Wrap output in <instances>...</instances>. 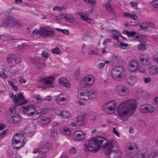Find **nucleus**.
Wrapping results in <instances>:
<instances>
[{
    "label": "nucleus",
    "instance_id": "nucleus-52",
    "mask_svg": "<svg viewBox=\"0 0 158 158\" xmlns=\"http://www.w3.org/2000/svg\"><path fill=\"white\" fill-rule=\"evenodd\" d=\"M67 95L65 94H60L59 96H58L56 99H65L67 98Z\"/></svg>",
    "mask_w": 158,
    "mask_h": 158
},
{
    "label": "nucleus",
    "instance_id": "nucleus-48",
    "mask_svg": "<svg viewBox=\"0 0 158 158\" xmlns=\"http://www.w3.org/2000/svg\"><path fill=\"white\" fill-rule=\"evenodd\" d=\"M64 9L62 6H56L53 8V10H57L59 11H60Z\"/></svg>",
    "mask_w": 158,
    "mask_h": 158
},
{
    "label": "nucleus",
    "instance_id": "nucleus-57",
    "mask_svg": "<svg viewBox=\"0 0 158 158\" xmlns=\"http://www.w3.org/2000/svg\"><path fill=\"white\" fill-rule=\"evenodd\" d=\"M42 56L43 57L47 58L48 56V54L46 52L43 51L42 53Z\"/></svg>",
    "mask_w": 158,
    "mask_h": 158
},
{
    "label": "nucleus",
    "instance_id": "nucleus-61",
    "mask_svg": "<svg viewBox=\"0 0 158 158\" xmlns=\"http://www.w3.org/2000/svg\"><path fill=\"white\" fill-rule=\"evenodd\" d=\"M113 132L117 136L119 137V135L118 133V132L117 131V130H116V128L114 127L113 128Z\"/></svg>",
    "mask_w": 158,
    "mask_h": 158
},
{
    "label": "nucleus",
    "instance_id": "nucleus-63",
    "mask_svg": "<svg viewBox=\"0 0 158 158\" xmlns=\"http://www.w3.org/2000/svg\"><path fill=\"white\" fill-rule=\"evenodd\" d=\"M76 103H78L80 105H85V103L81 101V100L79 99L78 100L76 101Z\"/></svg>",
    "mask_w": 158,
    "mask_h": 158
},
{
    "label": "nucleus",
    "instance_id": "nucleus-22",
    "mask_svg": "<svg viewBox=\"0 0 158 158\" xmlns=\"http://www.w3.org/2000/svg\"><path fill=\"white\" fill-rule=\"evenodd\" d=\"M59 83L67 88L70 87V85L68 81L64 77H61L59 79Z\"/></svg>",
    "mask_w": 158,
    "mask_h": 158
},
{
    "label": "nucleus",
    "instance_id": "nucleus-60",
    "mask_svg": "<svg viewBox=\"0 0 158 158\" xmlns=\"http://www.w3.org/2000/svg\"><path fill=\"white\" fill-rule=\"evenodd\" d=\"M144 82L147 83H148L151 81V78L150 77H145L144 78Z\"/></svg>",
    "mask_w": 158,
    "mask_h": 158
},
{
    "label": "nucleus",
    "instance_id": "nucleus-51",
    "mask_svg": "<svg viewBox=\"0 0 158 158\" xmlns=\"http://www.w3.org/2000/svg\"><path fill=\"white\" fill-rule=\"evenodd\" d=\"M130 4L132 7H134L136 9L137 8L138 3L136 2H130Z\"/></svg>",
    "mask_w": 158,
    "mask_h": 158
},
{
    "label": "nucleus",
    "instance_id": "nucleus-5",
    "mask_svg": "<svg viewBox=\"0 0 158 158\" xmlns=\"http://www.w3.org/2000/svg\"><path fill=\"white\" fill-rule=\"evenodd\" d=\"M5 15L7 16L4 24L5 27H12L16 25L19 27L20 25V23L18 21L15 20L11 16V13L10 11H6L5 12Z\"/></svg>",
    "mask_w": 158,
    "mask_h": 158
},
{
    "label": "nucleus",
    "instance_id": "nucleus-17",
    "mask_svg": "<svg viewBox=\"0 0 158 158\" xmlns=\"http://www.w3.org/2000/svg\"><path fill=\"white\" fill-rule=\"evenodd\" d=\"M94 78L91 75H89L85 77L84 79V82H82L84 86H89L94 83Z\"/></svg>",
    "mask_w": 158,
    "mask_h": 158
},
{
    "label": "nucleus",
    "instance_id": "nucleus-35",
    "mask_svg": "<svg viewBox=\"0 0 158 158\" xmlns=\"http://www.w3.org/2000/svg\"><path fill=\"white\" fill-rule=\"evenodd\" d=\"M139 98H146L149 95L148 92L145 90H142L139 93Z\"/></svg>",
    "mask_w": 158,
    "mask_h": 158
},
{
    "label": "nucleus",
    "instance_id": "nucleus-46",
    "mask_svg": "<svg viewBox=\"0 0 158 158\" xmlns=\"http://www.w3.org/2000/svg\"><path fill=\"white\" fill-rule=\"evenodd\" d=\"M148 31H149V30H151L152 29H150V28H151L152 29H154L155 27V25L152 22H148Z\"/></svg>",
    "mask_w": 158,
    "mask_h": 158
},
{
    "label": "nucleus",
    "instance_id": "nucleus-49",
    "mask_svg": "<svg viewBox=\"0 0 158 158\" xmlns=\"http://www.w3.org/2000/svg\"><path fill=\"white\" fill-rule=\"evenodd\" d=\"M128 45V44H124V43L121 42L120 43L119 45L118 46L120 48L124 49L125 48H127Z\"/></svg>",
    "mask_w": 158,
    "mask_h": 158
},
{
    "label": "nucleus",
    "instance_id": "nucleus-59",
    "mask_svg": "<svg viewBox=\"0 0 158 158\" xmlns=\"http://www.w3.org/2000/svg\"><path fill=\"white\" fill-rule=\"evenodd\" d=\"M19 81L21 83H25L27 80L23 79V77H21L19 78Z\"/></svg>",
    "mask_w": 158,
    "mask_h": 158
},
{
    "label": "nucleus",
    "instance_id": "nucleus-50",
    "mask_svg": "<svg viewBox=\"0 0 158 158\" xmlns=\"http://www.w3.org/2000/svg\"><path fill=\"white\" fill-rule=\"evenodd\" d=\"M12 58L13 59L12 54L9 55L7 57V60L9 63H11L12 62Z\"/></svg>",
    "mask_w": 158,
    "mask_h": 158
},
{
    "label": "nucleus",
    "instance_id": "nucleus-42",
    "mask_svg": "<svg viewBox=\"0 0 158 158\" xmlns=\"http://www.w3.org/2000/svg\"><path fill=\"white\" fill-rule=\"evenodd\" d=\"M141 59H145V62L146 64H147V63L149 62V61L150 59V57L147 54H145L143 55H141Z\"/></svg>",
    "mask_w": 158,
    "mask_h": 158
},
{
    "label": "nucleus",
    "instance_id": "nucleus-16",
    "mask_svg": "<svg viewBox=\"0 0 158 158\" xmlns=\"http://www.w3.org/2000/svg\"><path fill=\"white\" fill-rule=\"evenodd\" d=\"M139 64L137 61L135 60H131L129 66V71L131 72H135L137 70Z\"/></svg>",
    "mask_w": 158,
    "mask_h": 158
},
{
    "label": "nucleus",
    "instance_id": "nucleus-2",
    "mask_svg": "<svg viewBox=\"0 0 158 158\" xmlns=\"http://www.w3.org/2000/svg\"><path fill=\"white\" fill-rule=\"evenodd\" d=\"M104 151L105 154L108 156V158H121L119 147L114 141H110Z\"/></svg>",
    "mask_w": 158,
    "mask_h": 158
},
{
    "label": "nucleus",
    "instance_id": "nucleus-12",
    "mask_svg": "<svg viewBox=\"0 0 158 158\" xmlns=\"http://www.w3.org/2000/svg\"><path fill=\"white\" fill-rule=\"evenodd\" d=\"M55 35V32L52 30H50L44 28L40 29V35L41 36L54 37Z\"/></svg>",
    "mask_w": 158,
    "mask_h": 158
},
{
    "label": "nucleus",
    "instance_id": "nucleus-45",
    "mask_svg": "<svg viewBox=\"0 0 158 158\" xmlns=\"http://www.w3.org/2000/svg\"><path fill=\"white\" fill-rule=\"evenodd\" d=\"M53 54H60L61 52L60 51L58 48L56 47L51 50Z\"/></svg>",
    "mask_w": 158,
    "mask_h": 158
},
{
    "label": "nucleus",
    "instance_id": "nucleus-62",
    "mask_svg": "<svg viewBox=\"0 0 158 158\" xmlns=\"http://www.w3.org/2000/svg\"><path fill=\"white\" fill-rule=\"evenodd\" d=\"M137 33L134 31H129V36L135 35Z\"/></svg>",
    "mask_w": 158,
    "mask_h": 158
},
{
    "label": "nucleus",
    "instance_id": "nucleus-13",
    "mask_svg": "<svg viewBox=\"0 0 158 158\" xmlns=\"http://www.w3.org/2000/svg\"><path fill=\"white\" fill-rule=\"evenodd\" d=\"M54 79V77H46V78H42L41 81L46 87H52L53 85L52 83Z\"/></svg>",
    "mask_w": 158,
    "mask_h": 158
},
{
    "label": "nucleus",
    "instance_id": "nucleus-47",
    "mask_svg": "<svg viewBox=\"0 0 158 158\" xmlns=\"http://www.w3.org/2000/svg\"><path fill=\"white\" fill-rule=\"evenodd\" d=\"M9 130L6 129L5 130H4L3 131L0 133V139L2 138L3 137L5 136L6 134L8 132Z\"/></svg>",
    "mask_w": 158,
    "mask_h": 158
},
{
    "label": "nucleus",
    "instance_id": "nucleus-14",
    "mask_svg": "<svg viewBox=\"0 0 158 158\" xmlns=\"http://www.w3.org/2000/svg\"><path fill=\"white\" fill-rule=\"evenodd\" d=\"M73 136L76 140L82 141L85 139V133L82 131H78L74 133Z\"/></svg>",
    "mask_w": 158,
    "mask_h": 158
},
{
    "label": "nucleus",
    "instance_id": "nucleus-31",
    "mask_svg": "<svg viewBox=\"0 0 158 158\" xmlns=\"http://www.w3.org/2000/svg\"><path fill=\"white\" fill-rule=\"evenodd\" d=\"M104 104L106 105L107 107V106H110L112 107L113 109H115L116 105V101L113 99L111 100L109 102H108Z\"/></svg>",
    "mask_w": 158,
    "mask_h": 158
},
{
    "label": "nucleus",
    "instance_id": "nucleus-1",
    "mask_svg": "<svg viewBox=\"0 0 158 158\" xmlns=\"http://www.w3.org/2000/svg\"><path fill=\"white\" fill-rule=\"evenodd\" d=\"M109 141L99 136L92 138L85 141L84 150L85 152H96L99 150L101 147L104 150L105 149Z\"/></svg>",
    "mask_w": 158,
    "mask_h": 158
},
{
    "label": "nucleus",
    "instance_id": "nucleus-53",
    "mask_svg": "<svg viewBox=\"0 0 158 158\" xmlns=\"http://www.w3.org/2000/svg\"><path fill=\"white\" fill-rule=\"evenodd\" d=\"M129 17H130L131 19H132L134 20H136L138 19V18L136 15L133 14H129Z\"/></svg>",
    "mask_w": 158,
    "mask_h": 158
},
{
    "label": "nucleus",
    "instance_id": "nucleus-38",
    "mask_svg": "<svg viewBox=\"0 0 158 158\" xmlns=\"http://www.w3.org/2000/svg\"><path fill=\"white\" fill-rule=\"evenodd\" d=\"M147 113H152L155 110V108L151 105H147Z\"/></svg>",
    "mask_w": 158,
    "mask_h": 158
},
{
    "label": "nucleus",
    "instance_id": "nucleus-58",
    "mask_svg": "<svg viewBox=\"0 0 158 158\" xmlns=\"http://www.w3.org/2000/svg\"><path fill=\"white\" fill-rule=\"evenodd\" d=\"M0 77L2 78H6L7 77L6 74L3 72H0Z\"/></svg>",
    "mask_w": 158,
    "mask_h": 158
},
{
    "label": "nucleus",
    "instance_id": "nucleus-34",
    "mask_svg": "<svg viewBox=\"0 0 158 158\" xmlns=\"http://www.w3.org/2000/svg\"><path fill=\"white\" fill-rule=\"evenodd\" d=\"M148 22H143L140 25V27L142 30L148 31Z\"/></svg>",
    "mask_w": 158,
    "mask_h": 158
},
{
    "label": "nucleus",
    "instance_id": "nucleus-6",
    "mask_svg": "<svg viewBox=\"0 0 158 158\" xmlns=\"http://www.w3.org/2000/svg\"><path fill=\"white\" fill-rule=\"evenodd\" d=\"M120 67H114L111 71V76L112 77L117 81H120L122 77H125L126 75L124 72L121 71Z\"/></svg>",
    "mask_w": 158,
    "mask_h": 158
},
{
    "label": "nucleus",
    "instance_id": "nucleus-41",
    "mask_svg": "<svg viewBox=\"0 0 158 158\" xmlns=\"http://www.w3.org/2000/svg\"><path fill=\"white\" fill-rule=\"evenodd\" d=\"M142 67H137V69H139V70L140 72L146 73L147 70L146 66L143 64L142 65Z\"/></svg>",
    "mask_w": 158,
    "mask_h": 158
},
{
    "label": "nucleus",
    "instance_id": "nucleus-33",
    "mask_svg": "<svg viewBox=\"0 0 158 158\" xmlns=\"http://www.w3.org/2000/svg\"><path fill=\"white\" fill-rule=\"evenodd\" d=\"M136 78L134 76L131 75L129 77V84L134 85L136 83Z\"/></svg>",
    "mask_w": 158,
    "mask_h": 158
},
{
    "label": "nucleus",
    "instance_id": "nucleus-54",
    "mask_svg": "<svg viewBox=\"0 0 158 158\" xmlns=\"http://www.w3.org/2000/svg\"><path fill=\"white\" fill-rule=\"evenodd\" d=\"M65 14L60 15H59L58 16L56 17V19H57L58 20H61V19H65Z\"/></svg>",
    "mask_w": 158,
    "mask_h": 158
},
{
    "label": "nucleus",
    "instance_id": "nucleus-15",
    "mask_svg": "<svg viewBox=\"0 0 158 158\" xmlns=\"http://www.w3.org/2000/svg\"><path fill=\"white\" fill-rule=\"evenodd\" d=\"M35 127L33 125L28 126H26L24 130L25 133L28 136H31L35 133Z\"/></svg>",
    "mask_w": 158,
    "mask_h": 158
},
{
    "label": "nucleus",
    "instance_id": "nucleus-19",
    "mask_svg": "<svg viewBox=\"0 0 158 158\" xmlns=\"http://www.w3.org/2000/svg\"><path fill=\"white\" fill-rule=\"evenodd\" d=\"M119 90V94L121 96H125L128 94V89L126 87L120 85L118 87Z\"/></svg>",
    "mask_w": 158,
    "mask_h": 158
},
{
    "label": "nucleus",
    "instance_id": "nucleus-27",
    "mask_svg": "<svg viewBox=\"0 0 158 158\" xmlns=\"http://www.w3.org/2000/svg\"><path fill=\"white\" fill-rule=\"evenodd\" d=\"M85 120V118L82 116L81 115L77 118L75 121L78 125H81L84 124Z\"/></svg>",
    "mask_w": 158,
    "mask_h": 158
},
{
    "label": "nucleus",
    "instance_id": "nucleus-9",
    "mask_svg": "<svg viewBox=\"0 0 158 158\" xmlns=\"http://www.w3.org/2000/svg\"><path fill=\"white\" fill-rule=\"evenodd\" d=\"M78 96L80 99H85L86 98L93 99L96 98V95L95 91L92 89H90L89 90H85L83 92L81 93L80 94H78Z\"/></svg>",
    "mask_w": 158,
    "mask_h": 158
},
{
    "label": "nucleus",
    "instance_id": "nucleus-25",
    "mask_svg": "<svg viewBox=\"0 0 158 158\" xmlns=\"http://www.w3.org/2000/svg\"><path fill=\"white\" fill-rule=\"evenodd\" d=\"M140 42L141 43L138 46V48L139 50L141 51H144L147 48V45H145L142 44L146 41V39L144 38L143 40H140Z\"/></svg>",
    "mask_w": 158,
    "mask_h": 158
},
{
    "label": "nucleus",
    "instance_id": "nucleus-56",
    "mask_svg": "<svg viewBox=\"0 0 158 158\" xmlns=\"http://www.w3.org/2000/svg\"><path fill=\"white\" fill-rule=\"evenodd\" d=\"M32 34H35L36 35L40 34V29L39 31L36 29H34L32 32Z\"/></svg>",
    "mask_w": 158,
    "mask_h": 158
},
{
    "label": "nucleus",
    "instance_id": "nucleus-18",
    "mask_svg": "<svg viewBox=\"0 0 158 158\" xmlns=\"http://www.w3.org/2000/svg\"><path fill=\"white\" fill-rule=\"evenodd\" d=\"M55 113L57 115L64 118H70L71 116L69 113L66 110L61 111L59 110H56Z\"/></svg>",
    "mask_w": 158,
    "mask_h": 158
},
{
    "label": "nucleus",
    "instance_id": "nucleus-36",
    "mask_svg": "<svg viewBox=\"0 0 158 158\" xmlns=\"http://www.w3.org/2000/svg\"><path fill=\"white\" fill-rule=\"evenodd\" d=\"M139 110L142 113H147V105H142L139 107Z\"/></svg>",
    "mask_w": 158,
    "mask_h": 158
},
{
    "label": "nucleus",
    "instance_id": "nucleus-32",
    "mask_svg": "<svg viewBox=\"0 0 158 158\" xmlns=\"http://www.w3.org/2000/svg\"><path fill=\"white\" fill-rule=\"evenodd\" d=\"M103 5L108 11L110 12L113 13V11L111 7V4L110 3V2L108 1H107L106 3H104Z\"/></svg>",
    "mask_w": 158,
    "mask_h": 158
},
{
    "label": "nucleus",
    "instance_id": "nucleus-30",
    "mask_svg": "<svg viewBox=\"0 0 158 158\" xmlns=\"http://www.w3.org/2000/svg\"><path fill=\"white\" fill-rule=\"evenodd\" d=\"M40 122L43 125H45L48 124L51 121L50 119L44 117L41 118H40Z\"/></svg>",
    "mask_w": 158,
    "mask_h": 158
},
{
    "label": "nucleus",
    "instance_id": "nucleus-10",
    "mask_svg": "<svg viewBox=\"0 0 158 158\" xmlns=\"http://www.w3.org/2000/svg\"><path fill=\"white\" fill-rule=\"evenodd\" d=\"M31 60L35 64L37 68L40 69H43L45 66V64L43 59L40 57L31 58Z\"/></svg>",
    "mask_w": 158,
    "mask_h": 158
},
{
    "label": "nucleus",
    "instance_id": "nucleus-21",
    "mask_svg": "<svg viewBox=\"0 0 158 158\" xmlns=\"http://www.w3.org/2000/svg\"><path fill=\"white\" fill-rule=\"evenodd\" d=\"M102 109L106 113L108 114L113 113L115 110V109L112 107L107 106V107L105 104L103 106Z\"/></svg>",
    "mask_w": 158,
    "mask_h": 158
},
{
    "label": "nucleus",
    "instance_id": "nucleus-39",
    "mask_svg": "<svg viewBox=\"0 0 158 158\" xmlns=\"http://www.w3.org/2000/svg\"><path fill=\"white\" fill-rule=\"evenodd\" d=\"M12 56H13V59L16 64H19L21 62V59L20 57L14 54H12Z\"/></svg>",
    "mask_w": 158,
    "mask_h": 158
},
{
    "label": "nucleus",
    "instance_id": "nucleus-3",
    "mask_svg": "<svg viewBox=\"0 0 158 158\" xmlns=\"http://www.w3.org/2000/svg\"><path fill=\"white\" fill-rule=\"evenodd\" d=\"M26 137L22 133L15 134L12 139V143L13 148L18 149L22 147L26 142Z\"/></svg>",
    "mask_w": 158,
    "mask_h": 158
},
{
    "label": "nucleus",
    "instance_id": "nucleus-40",
    "mask_svg": "<svg viewBox=\"0 0 158 158\" xmlns=\"http://www.w3.org/2000/svg\"><path fill=\"white\" fill-rule=\"evenodd\" d=\"M11 98H14V99H24V97L22 93H19L18 94L17 96L16 95H12L10 97Z\"/></svg>",
    "mask_w": 158,
    "mask_h": 158
},
{
    "label": "nucleus",
    "instance_id": "nucleus-8",
    "mask_svg": "<svg viewBox=\"0 0 158 158\" xmlns=\"http://www.w3.org/2000/svg\"><path fill=\"white\" fill-rule=\"evenodd\" d=\"M15 107L13 106L9 108L11 114L9 117V121L10 123H16L20 121L19 114L15 110Z\"/></svg>",
    "mask_w": 158,
    "mask_h": 158
},
{
    "label": "nucleus",
    "instance_id": "nucleus-43",
    "mask_svg": "<svg viewBox=\"0 0 158 158\" xmlns=\"http://www.w3.org/2000/svg\"><path fill=\"white\" fill-rule=\"evenodd\" d=\"M135 144L134 143H130V145H129V150H132L134 149H135L137 150L138 149L137 148Z\"/></svg>",
    "mask_w": 158,
    "mask_h": 158
},
{
    "label": "nucleus",
    "instance_id": "nucleus-29",
    "mask_svg": "<svg viewBox=\"0 0 158 158\" xmlns=\"http://www.w3.org/2000/svg\"><path fill=\"white\" fill-rule=\"evenodd\" d=\"M65 21L68 23H73L74 21V18L71 15L65 14Z\"/></svg>",
    "mask_w": 158,
    "mask_h": 158
},
{
    "label": "nucleus",
    "instance_id": "nucleus-23",
    "mask_svg": "<svg viewBox=\"0 0 158 158\" xmlns=\"http://www.w3.org/2000/svg\"><path fill=\"white\" fill-rule=\"evenodd\" d=\"M13 102L15 105V106H18L28 103L27 99H13Z\"/></svg>",
    "mask_w": 158,
    "mask_h": 158
},
{
    "label": "nucleus",
    "instance_id": "nucleus-11",
    "mask_svg": "<svg viewBox=\"0 0 158 158\" xmlns=\"http://www.w3.org/2000/svg\"><path fill=\"white\" fill-rule=\"evenodd\" d=\"M137 107L136 101L135 99L129 100V116H132L135 113Z\"/></svg>",
    "mask_w": 158,
    "mask_h": 158
},
{
    "label": "nucleus",
    "instance_id": "nucleus-7",
    "mask_svg": "<svg viewBox=\"0 0 158 158\" xmlns=\"http://www.w3.org/2000/svg\"><path fill=\"white\" fill-rule=\"evenodd\" d=\"M22 109L23 113L31 116L36 114L37 115H40V112L36 109L35 106L34 105L30 104L27 106L22 107Z\"/></svg>",
    "mask_w": 158,
    "mask_h": 158
},
{
    "label": "nucleus",
    "instance_id": "nucleus-37",
    "mask_svg": "<svg viewBox=\"0 0 158 158\" xmlns=\"http://www.w3.org/2000/svg\"><path fill=\"white\" fill-rule=\"evenodd\" d=\"M66 100V99H56V102L58 104L62 105L67 103V101Z\"/></svg>",
    "mask_w": 158,
    "mask_h": 158
},
{
    "label": "nucleus",
    "instance_id": "nucleus-20",
    "mask_svg": "<svg viewBox=\"0 0 158 158\" xmlns=\"http://www.w3.org/2000/svg\"><path fill=\"white\" fill-rule=\"evenodd\" d=\"M33 153L38 154V155L35 157V158H45L46 153L44 152L39 149H36L33 151Z\"/></svg>",
    "mask_w": 158,
    "mask_h": 158
},
{
    "label": "nucleus",
    "instance_id": "nucleus-28",
    "mask_svg": "<svg viewBox=\"0 0 158 158\" xmlns=\"http://www.w3.org/2000/svg\"><path fill=\"white\" fill-rule=\"evenodd\" d=\"M51 137L53 139H56L58 137V132L56 129H52L50 134Z\"/></svg>",
    "mask_w": 158,
    "mask_h": 158
},
{
    "label": "nucleus",
    "instance_id": "nucleus-26",
    "mask_svg": "<svg viewBox=\"0 0 158 158\" xmlns=\"http://www.w3.org/2000/svg\"><path fill=\"white\" fill-rule=\"evenodd\" d=\"M60 131L62 133L68 136H70L71 131L70 129L66 127H62L60 129Z\"/></svg>",
    "mask_w": 158,
    "mask_h": 158
},
{
    "label": "nucleus",
    "instance_id": "nucleus-64",
    "mask_svg": "<svg viewBox=\"0 0 158 158\" xmlns=\"http://www.w3.org/2000/svg\"><path fill=\"white\" fill-rule=\"evenodd\" d=\"M153 59L155 62L158 64V56H156L155 55H154Z\"/></svg>",
    "mask_w": 158,
    "mask_h": 158
},
{
    "label": "nucleus",
    "instance_id": "nucleus-24",
    "mask_svg": "<svg viewBox=\"0 0 158 158\" xmlns=\"http://www.w3.org/2000/svg\"><path fill=\"white\" fill-rule=\"evenodd\" d=\"M148 71L151 74H156L158 73V67L155 65L152 66L148 68Z\"/></svg>",
    "mask_w": 158,
    "mask_h": 158
},
{
    "label": "nucleus",
    "instance_id": "nucleus-44",
    "mask_svg": "<svg viewBox=\"0 0 158 158\" xmlns=\"http://www.w3.org/2000/svg\"><path fill=\"white\" fill-rule=\"evenodd\" d=\"M81 19L87 22L88 23H89L92 21V20L91 19L87 18L84 15H81Z\"/></svg>",
    "mask_w": 158,
    "mask_h": 158
},
{
    "label": "nucleus",
    "instance_id": "nucleus-55",
    "mask_svg": "<svg viewBox=\"0 0 158 158\" xmlns=\"http://www.w3.org/2000/svg\"><path fill=\"white\" fill-rule=\"evenodd\" d=\"M77 152L76 149L74 147H72L70 149L69 153L72 154H75Z\"/></svg>",
    "mask_w": 158,
    "mask_h": 158
},
{
    "label": "nucleus",
    "instance_id": "nucleus-4",
    "mask_svg": "<svg viewBox=\"0 0 158 158\" xmlns=\"http://www.w3.org/2000/svg\"><path fill=\"white\" fill-rule=\"evenodd\" d=\"M117 111L119 116L126 118L128 113V101L127 100L120 104L118 107Z\"/></svg>",
    "mask_w": 158,
    "mask_h": 158
}]
</instances>
